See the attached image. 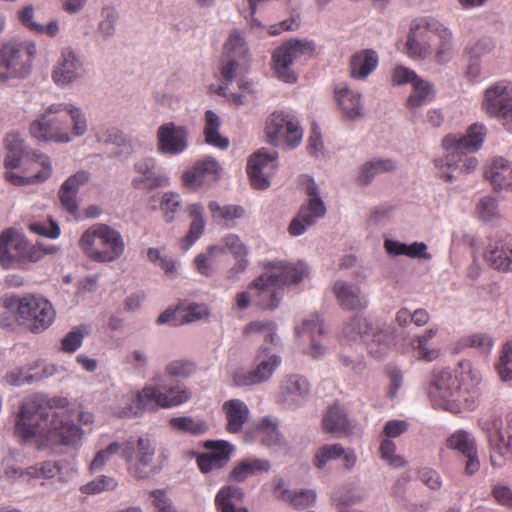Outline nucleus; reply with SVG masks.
Listing matches in <instances>:
<instances>
[{"label":"nucleus","instance_id":"nucleus-1","mask_svg":"<svg viewBox=\"0 0 512 512\" xmlns=\"http://www.w3.org/2000/svg\"><path fill=\"white\" fill-rule=\"evenodd\" d=\"M67 405L68 400L60 397L46 403L35 397L25 399L15 419L14 435L23 442L34 441L43 447L79 446L84 431L69 419L66 411L55 410Z\"/></svg>","mask_w":512,"mask_h":512},{"label":"nucleus","instance_id":"nucleus-2","mask_svg":"<svg viewBox=\"0 0 512 512\" xmlns=\"http://www.w3.org/2000/svg\"><path fill=\"white\" fill-rule=\"evenodd\" d=\"M459 373L447 369H435L428 385V396L432 404L442 409L456 405L473 409L479 397L478 386L481 375L468 361L459 363Z\"/></svg>","mask_w":512,"mask_h":512},{"label":"nucleus","instance_id":"nucleus-3","mask_svg":"<svg viewBox=\"0 0 512 512\" xmlns=\"http://www.w3.org/2000/svg\"><path fill=\"white\" fill-rule=\"evenodd\" d=\"M87 123L79 108L71 104H52L30 125L31 135L44 141L69 142L72 136L83 135Z\"/></svg>","mask_w":512,"mask_h":512},{"label":"nucleus","instance_id":"nucleus-4","mask_svg":"<svg viewBox=\"0 0 512 512\" xmlns=\"http://www.w3.org/2000/svg\"><path fill=\"white\" fill-rule=\"evenodd\" d=\"M264 268L272 270L270 275L264 274L256 278L250 289H256V304L264 310L274 309L278 306L282 290L285 285L297 284L309 273L308 267L302 263H286L283 261H270Z\"/></svg>","mask_w":512,"mask_h":512},{"label":"nucleus","instance_id":"nucleus-5","mask_svg":"<svg viewBox=\"0 0 512 512\" xmlns=\"http://www.w3.org/2000/svg\"><path fill=\"white\" fill-rule=\"evenodd\" d=\"M57 250L54 245L33 244L13 228L5 229L0 234V265L4 269H25L46 255L55 254Z\"/></svg>","mask_w":512,"mask_h":512},{"label":"nucleus","instance_id":"nucleus-6","mask_svg":"<svg viewBox=\"0 0 512 512\" xmlns=\"http://www.w3.org/2000/svg\"><path fill=\"white\" fill-rule=\"evenodd\" d=\"M5 306L12 310L16 322L32 333L45 331L56 317L52 303L36 294L12 296L5 300Z\"/></svg>","mask_w":512,"mask_h":512},{"label":"nucleus","instance_id":"nucleus-7","mask_svg":"<svg viewBox=\"0 0 512 512\" xmlns=\"http://www.w3.org/2000/svg\"><path fill=\"white\" fill-rule=\"evenodd\" d=\"M79 247L92 261L107 263L123 254L125 244L119 231L107 224L97 223L83 232Z\"/></svg>","mask_w":512,"mask_h":512},{"label":"nucleus","instance_id":"nucleus-8","mask_svg":"<svg viewBox=\"0 0 512 512\" xmlns=\"http://www.w3.org/2000/svg\"><path fill=\"white\" fill-rule=\"evenodd\" d=\"M190 392L184 386H146L132 395L131 403L119 412L120 417H136L144 411H156L158 407L170 408L190 399Z\"/></svg>","mask_w":512,"mask_h":512},{"label":"nucleus","instance_id":"nucleus-9","mask_svg":"<svg viewBox=\"0 0 512 512\" xmlns=\"http://www.w3.org/2000/svg\"><path fill=\"white\" fill-rule=\"evenodd\" d=\"M482 431L487 433L490 463L501 468L512 461V412L501 417L479 420Z\"/></svg>","mask_w":512,"mask_h":512},{"label":"nucleus","instance_id":"nucleus-10","mask_svg":"<svg viewBox=\"0 0 512 512\" xmlns=\"http://www.w3.org/2000/svg\"><path fill=\"white\" fill-rule=\"evenodd\" d=\"M224 51L227 57H229V60L222 66L221 69V76L224 85L219 87L218 94L228 98V100L233 102L235 105H243L245 103V93H252V83L239 80L238 86L242 91L241 94L228 92V84L234 78L235 70L239 64V60L246 58L248 52L245 42L237 30L230 33L229 38L224 45Z\"/></svg>","mask_w":512,"mask_h":512},{"label":"nucleus","instance_id":"nucleus-11","mask_svg":"<svg viewBox=\"0 0 512 512\" xmlns=\"http://www.w3.org/2000/svg\"><path fill=\"white\" fill-rule=\"evenodd\" d=\"M315 44L308 40L292 39L279 46L272 54L273 70L278 79L287 83L297 81L292 65L313 57Z\"/></svg>","mask_w":512,"mask_h":512},{"label":"nucleus","instance_id":"nucleus-12","mask_svg":"<svg viewBox=\"0 0 512 512\" xmlns=\"http://www.w3.org/2000/svg\"><path fill=\"white\" fill-rule=\"evenodd\" d=\"M35 55L36 46L33 42L10 41L3 44L0 48V82L26 76Z\"/></svg>","mask_w":512,"mask_h":512},{"label":"nucleus","instance_id":"nucleus-13","mask_svg":"<svg viewBox=\"0 0 512 512\" xmlns=\"http://www.w3.org/2000/svg\"><path fill=\"white\" fill-rule=\"evenodd\" d=\"M155 447L147 437H130L121 444V457L128 473L136 479H147L153 472Z\"/></svg>","mask_w":512,"mask_h":512},{"label":"nucleus","instance_id":"nucleus-14","mask_svg":"<svg viewBox=\"0 0 512 512\" xmlns=\"http://www.w3.org/2000/svg\"><path fill=\"white\" fill-rule=\"evenodd\" d=\"M52 174L50 158L45 154H33L21 160V166L4 171L3 178L8 183L20 187L45 182Z\"/></svg>","mask_w":512,"mask_h":512},{"label":"nucleus","instance_id":"nucleus-15","mask_svg":"<svg viewBox=\"0 0 512 512\" xmlns=\"http://www.w3.org/2000/svg\"><path fill=\"white\" fill-rule=\"evenodd\" d=\"M482 108L512 133V83L498 81L490 85L485 90Z\"/></svg>","mask_w":512,"mask_h":512},{"label":"nucleus","instance_id":"nucleus-16","mask_svg":"<svg viewBox=\"0 0 512 512\" xmlns=\"http://www.w3.org/2000/svg\"><path fill=\"white\" fill-rule=\"evenodd\" d=\"M265 131L271 144H286L290 148L298 146L303 136L296 117L285 111L273 112L266 121Z\"/></svg>","mask_w":512,"mask_h":512},{"label":"nucleus","instance_id":"nucleus-17","mask_svg":"<svg viewBox=\"0 0 512 512\" xmlns=\"http://www.w3.org/2000/svg\"><path fill=\"white\" fill-rule=\"evenodd\" d=\"M440 22L432 18H417L411 22L406 41V53L411 58H426L432 53Z\"/></svg>","mask_w":512,"mask_h":512},{"label":"nucleus","instance_id":"nucleus-18","mask_svg":"<svg viewBox=\"0 0 512 512\" xmlns=\"http://www.w3.org/2000/svg\"><path fill=\"white\" fill-rule=\"evenodd\" d=\"M306 193L309 200L302 205L298 215L291 221L288 231L292 236H299L313 225L319 218L324 217L326 208L319 197L318 186L310 177H305Z\"/></svg>","mask_w":512,"mask_h":512},{"label":"nucleus","instance_id":"nucleus-19","mask_svg":"<svg viewBox=\"0 0 512 512\" xmlns=\"http://www.w3.org/2000/svg\"><path fill=\"white\" fill-rule=\"evenodd\" d=\"M256 367L252 370L238 369L233 374L237 386H251L263 383L271 378L281 364V358L267 348H260L255 356Z\"/></svg>","mask_w":512,"mask_h":512},{"label":"nucleus","instance_id":"nucleus-20","mask_svg":"<svg viewBox=\"0 0 512 512\" xmlns=\"http://www.w3.org/2000/svg\"><path fill=\"white\" fill-rule=\"evenodd\" d=\"M344 332L353 340H356L357 337L362 339L366 343L369 353L376 358L381 357L388 349V334L383 331H375L366 319L353 318L344 328Z\"/></svg>","mask_w":512,"mask_h":512},{"label":"nucleus","instance_id":"nucleus-21","mask_svg":"<svg viewBox=\"0 0 512 512\" xmlns=\"http://www.w3.org/2000/svg\"><path fill=\"white\" fill-rule=\"evenodd\" d=\"M277 168V154L268 153L264 148L250 156L247 163V174L251 185L256 189H266L270 185L269 178Z\"/></svg>","mask_w":512,"mask_h":512},{"label":"nucleus","instance_id":"nucleus-22","mask_svg":"<svg viewBox=\"0 0 512 512\" xmlns=\"http://www.w3.org/2000/svg\"><path fill=\"white\" fill-rule=\"evenodd\" d=\"M486 128L483 124H472L464 136L456 138L453 135H447L443 141V147L448 151V158L459 157L462 160L463 151H476L478 150L485 138Z\"/></svg>","mask_w":512,"mask_h":512},{"label":"nucleus","instance_id":"nucleus-23","mask_svg":"<svg viewBox=\"0 0 512 512\" xmlns=\"http://www.w3.org/2000/svg\"><path fill=\"white\" fill-rule=\"evenodd\" d=\"M221 167L211 158L204 157L195 163L182 175L183 184L192 189H198L207 184L216 182L220 178Z\"/></svg>","mask_w":512,"mask_h":512},{"label":"nucleus","instance_id":"nucleus-24","mask_svg":"<svg viewBox=\"0 0 512 512\" xmlns=\"http://www.w3.org/2000/svg\"><path fill=\"white\" fill-rule=\"evenodd\" d=\"M158 150L163 154L177 155L187 148L186 129L169 122L157 131Z\"/></svg>","mask_w":512,"mask_h":512},{"label":"nucleus","instance_id":"nucleus-25","mask_svg":"<svg viewBox=\"0 0 512 512\" xmlns=\"http://www.w3.org/2000/svg\"><path fill=\"white\" fill-rule=\"evenodd\" d=\"M206 449L212 450L209 453L200 454L197 459V465L202 473H209L213 470L223 468L230 459L232 447L226 441H206Z\"/></svg>","mask_w":512,"mask_h":512},{"label":"nucleus","instance_id":"nucleus-26","mask_svg":"<svg viewBox=\"0 0 512 512\" xmlns=\"http://www.w3.org/2000/svg\"><path fill=\"white\" fill-rule=\"evenodd\" d=\"M156 162L152 158L139 160L134 168L138 174L132 180V186L138 190L151 191L169 184V178L155 172Z\"/></svg>","mask_w":512,"mask_h":512},{"label":"nucleus","instance_id":"nucleus-27","mask_svg":"<svg viewBox=\"0 0 512 512\" xmlns=\"http://www.w3.org/2000/svg\"><path fill=\"white\" fill-rule=\"evenodd\" d=\"M82 63L69 48L62 51L52 71V79L58 85H67L81 76Z\"/></svg>","mask_w":512,"mask_h":512},{"label":"nucleus","instance_id":"nucleus-28","mask_svg":"<svg viewBox=\"0 0 512 512\" xmlns=\"http://www.w3.org/2000/svg\"><path fill=\"white\" fill-rule=\"evenodd\" d=\"M89 180V174L85 171H79L70 176L60 187L58 197L63 209L69 214L76 216L78 212L77 193L79 188Z\"/></svg>","mask_w":512,"mask_h":512},{"label":"nucleus","instance_id":"nucleus-29","mask_svg":"<svg viewBox=\"0 0 512 512\" xmlns=\"http://www.w3.org/2000/svg\"><path fill=\"white\" fill-rule=\"evenodd\" d=\"M507 238L490 242L484 253L490 266L502 272L512 271V243Z\"/></svg>","mask_w":512,"mask_h":512},{"label":"nucleus","instance_id":"nucleus-30","mask_svg":"<svg viewBox=\"0 0 512 512\" xmlns=\"http://www.w3.org/2000/svg\"><path fill=\"white\" fill-rule=\"evenodd\" d=\"M333 292L340 306L346 310H361L367 307L368 301L360 287L346 281H336Z\"/></svg>","mask_w":512,"mask_h":512},{"label":"nucleus","instance_id":"nucleus-31","mask_svg":"<svg viewBox=\"0 0 512 512\" xmlns=\"http://www.w3.org/2000/svg\"><path fill=\"white\" fill-rule=\"evenodd\" d=\"M207 315L208 312L205 306L199 304H191L186 309H166L157 318V324L161 325L170 323L173 326H179L198 321Z\"/></svg>","mask_w":512,"mask_h":512},{"label":"nucleus","instance_id":"nucleus-32","mask_svg":"<svg viewBox=\"0 0 512 512\" xmlns=\"http://www.w3.org/2000/svg\"><path fill=\"white\" fill-rule=\"evenodd\" d=\"M335 99L346 118L353 120L363 116L364 107L361 103V95L350 90L345 84H340L335 88Z\"/></svg>","mask_w":512,"mask_h":512},{"label":"nucleus","instance_id":"nucleus-33","mask_svg":"<svg viewBox=\"0 0 512 512\" xmlns=\"http://www.w3.org/2000/svg\"><path fill=\"white\" fill-rule=\"evenodd\" d=\"M467 151H463L462 160H459V157H449L448 153L445 158H440L435 160V166L439 169V177L444 181H452L453 175L451 172L455 170H459L460 172L469 173L476 169L477 167V159L475 157H469L466 154Z\"/></svg>","mask_w":512,"mask_h":512},{"label":"nucleus","instance_id":"nucleus-34","mask_svg":"<svg viewBox=\"0 0 512 512\" xmlns=\"http://www.w3.org/2000/svg\"><path fill=\"white\" fill-rule=\"evenodd\" d=\"M378 62V55L372 49L354 53L349 62L351 77L359 80L366 79L376 69Z\"/></svg>","mask_w":512,"mask_h":512},{"label":"nucleus","instance_id":"nucleus-35","mask_svg":"<svg viewBox=\"0 0 512 512\" xmlns=\"http://www.w3.org/2000/svg\"><path fill=\"white\" fill-rule=\"evenodd\" d=\"M274 494L277 498L289 502L293 507L302 509L312 505L316 500V493L313 490H301L292 492L284 488V481L281 478H275Z\"/></svg>","mask_w":512,"mask_h":512},{"label":"nucleus","instance_id":"nucleus-36","mask_svg":"<svg viewBox=\"0 0 512 512\" xmlns=\"http://www.w3.org/2000/svg\"><path fill=\"white\" fill-rule=\"evenodd\" d=\"M222 409L227 420V431L230 433L240 432L249 416L247 405L239 399H231L223 404Z\"/></svg>","mask_w":512,"mask_h":512},{"label":"nucleus","instance_id":"nucleus-37","mask_svg":"<svg viewBox=\"0 0 512 512\" xmlns=\"http://www.w3.org/2000/svg\"><path fill=\"white\" fill-rule=\"evenodd\" d=\"M486 177L496 189H512V165L503 157H496L486 172Z\"/></svg>","mask_w":512,"mask_h":512},{"label":"nucleus","instance_id":"nucleus-38","mask_svg":"<svg viewBox=\"0 0 512 512\" xmlns=\"http://www.w3.org/2000/svg\"><path fill=\"white\" fill-rule=\"evenodd\" d=\"M244 493L241 488L235 486L222 487L215 497V505L219 512H249L245 507H236L242 502Z\"/></svg>","mask_w":512,"mask_h":512},{"label":"nucleus","instance_id":"nucleus-39","mask_svg":"<svg viewBox=\"0 0 512 512\" xmlns=\"http://www.w3.org/2000/svg\"><path fill=\"white\" fill-rule=\"evenodd\" d=\"M271 468L266 459L246 458L239 461L230 473V478L236 482H243L249 476L268 472Z\"/></svg>","mask_w":512,"mask_h":512},{"label":"nucleus","instance_id":"nucleus-40","mask_svg":"<svg viewBox=\"0 0 512 512\" xmlns=\"http://www.w3.org/2000/svg\"><path fill=\"white\" fill-rule=\"evenodd\" d=\"M4 148L6 150L3 162L5 171L19 168L21 160L24 158V140L20 134L8 133L4 138Z\"/></svg>","mask_w":512,"mask_h":512},{"label":"nucleus","instance_id":"nucleus-41","mask_svg":"<svg viewBox=\"0 0 512 512\" xmlns=\"http://www.w3.org/2000/svg\"><path fill=\"white\" fill-rule=\"evenodd\" d=\"M221 121L219 116L212 110L205 112L204 137L207 144L218 149H226L229 146L228 138L219 133Z\"/></svg>","mask_w":512,"mask_h":512},{"label":"nucleus","instance_id":"nucleus-42","mask_svg":"<svg viewBox=\"0 0 512 512\" xmlns=\"http://www.w3.org/2000/svg\"><path fill=\"white\" fill-rule=\"evenodd\" d=\"M323 430L332 433H346L350 430V422L346 413L338 405L331 406L323 417Z\"/></svg>","mask_w":512,"mask_h":512},{"label":"nucleus","instance_id":"nucleus-43","mask_svg":"<svg viewBox=\"0 0 512 512\" xmlns=\"http://www.w3.org/2000/svg\"><path fill=\"white\" fill-rule=\"evenodd\" d=\"M432 51L435 52V59L438 63L448 62L453 54L452 32L442 23L438 28V35L433 43Z\"/></svg>","mask_w":512,"mask_h":512},{"label":"nucleus","instance_id":"nucleus-44","mask_svg":"<svg viewBox=\"0 0 512 512\" xmlns=\"http://www.w3.org/2000/svg\"><path fill=\"white\" fill-rule=\"evenodd\" d=\"M298 335L302 333L309 334L311 338V355L318 357L323 354V347L316 341V336L323 334V321L318 314L311 315L310 318L305 319L302 323V328L296 329Z\"/></svg>","mask_w":512,"mask_h":512},{"label":"nucleus","instance_id":"nucleus-45","mask_svg":"<svg viewBox=\"0 0 512 512\" xmlns=\"http://www.w3.org/2000/svg\"><path fill=\"white\" fill-rule=\"evenodd\" d=\"M189 216L192 218L189 232L182 240L184 250H188L194 242L202 235L205 223L202 216L203 208L200 204H191L187 208Z\"/></svg>","mask_w":512,"mask_h":512},{"label":"nucleus","instance_id":"nucleus-46","mask_svg":"<svg viewBox=\"0 0 512 512\" xmlns=\"http://www.w3.org/2000/svg\"><path fill=\"white\" fill-rule=\"evenodd\" d=\"M446 445L449 449L456 450L463 456L471 455L476 453V441L465 430L455 431L446 441Z\"/></svg>","mask_w":512,"mask_h":512},{"label":"nucleus","instance_id":"nucleus-47","mask_svg":"<svg viewBox=\"0 0 512 512\" xmlns=\"http://www.w3.org/2000/svg\"><path fill=\"white\" fill-rule=\"evenodd\" d=\"M169 425L173 430L192 435H201L208 430V425L204 420L194 419L189 416L171 418Z\"/></svg>","mask_w":512,"mask_h":512},{"label":"nucleus","instance_id":"nucleus-48","mask_svg":"<svg viewBox=\"0 0 512 512\" xmlns=\"http://www.w3.org/2000/svg\"><path fill=\"white\" fill-rule=\"evenodd\" d=\"M224 246H211L208 248V254L216 256L229 251L235 258L247 256V248L242 240L235 234H229L223 238Z\"/></svg>","mask_w":512,"mask_h":512},{"label":"nucleus","instance_id":"nucleus-49","mask_svg":"<svg viewBox=\"0 0 512 512\" xmlns=\"http://www.w3.org/2000/svg\"><path fill=\"white\" fill-rule=\"evenodd\" d=\"M395 169V163L390 159H381L365 163L360 170L358 182L366 185L370 183L373 177L383 172H389Z\"/></svg>","mask_w":512,"mask_h":512},{"label":"nucleus","instance_id":"nucleus-50","mask_svg":"<svg viewBox=\"0 0 512 512\" xmlns=\"http://www.w3.org/2000/svg\"><path fill=\"white\" fill-rule=\"evenodd\" d=\"M209 210L214 219L225 221H232L244 216L245 210L239 205H226L221 206L218 202L212 201L209 203Z\"/></svg>","mask_w":512,"mask_h":512},{"label":"nucleus","instance_id":"nucleus-51","mask_svg":"<svg viewBox=\"0 0 512 512\" xmlns=\"http://www.w3.org/2000/svg\"><path fill=\"white\" fill-rule=\"evenodd\" d=\"M413 93L407 99V107L418 108L430 99L432 86L422 79H418L413 85Z\"/></svg>","mask_w":512,"mask_h":512},{"label":"nucleus","instance_id":"nucleus-52","mask_svg":"<svg viewBox=\"0 0 512 512\" xmlns=\"http://www.w3.org/2000/svg\"><path fill=\"white\" fill-rule=\"evenodd\" d=\"M284 396H304L309 392V383L299 375L288 376L281 385Z\"/></svg>","mask_w":512,"mask_h":512},{"label":"nucleus","instance_id":"nucleus-53","mask_svg":"<svg viewBox=\"0 0 512 512\" xmlns=\"http://www.w3.org/2000/svg\"><path fill=\"white\" fill-rule=\"evenodd\" d=\"M243 333L245 335L260 333L263 335L265 342L274 343L276 324L272 321H253L245 326Z\"/></svg>","mask_w":512,"mask_h":512},{"label":"nucleus","instance_id":"nucleus-54","mask_svg":"<svg viewBox=\"0 0 512 512\" xmlns=\"http://www.w3.org/2000/svg\"><path fill=\"white\" fill-rule=\"evenodd\" d=\"M343 453L344 448L340 444L324 445L315 453L314 465L322 469L328 461L340 458Z\"/></svg>","mask_w":512,"mask_h":512},{"label":"nucleus","instance_id":"nucleus-55","mask_svg":"<svg viewBox=\"0 0 512 512\" xmlns=\"http://www.w3.org/2000/svg\"><path fill=\"white\" fill-rule=\"evenodd\" d=\"M60 467L56 462L44 461L25 470V475L30 478L50 479L57 475Z\"/></svg>","mask_w":512,"mask_h":512},{"label":"nucleus","instance_id":"nucleus-56","mask_svg":"<svg viewBox=\"0 0 512 512\" xmlns=\"http://www.w3.org/2000/svg\"><path fill=\"white\" fill-rule=\"evenodd\" d=\"M117 486V481L113 477L102 475L91 482L81 486L80 491L83 494L93 495L104 491L114 490Z\"/></svg>","mask_w":512,"mask_h":512},{"label":"nucleus","instance_id":"nucleus-57","mask_svg":"<svg viewBox=\"0 0 512 512\" xmlns=\"http://www.w3.org/2000/svg\"><path fill=\"white\" fill-rule=\"evenodd\" d=\"M379 451L381 458L390 466L398 468L403 467L406 464L404 458L395 453L396 445L391 439L383 438L380 442Z\"/></svg>","mask_w":512,"mask_h":512},{"label":"nucleus","instance_id":"nucleus-58","mask_svg":"<svg viewBox=\"0 0 512 512\" xmlns=\"http://www.w3.org/2000/svg\"><path fill=\"white\" fill-rule=\"evenodd\" d=\"M437 334L436 329H429L423 335L417 338V346L419 358L425 361H433L439 356V350L437 349H428L427 343L430 339H432Z\"/></svg>","mask_w":512,"mask_h":512},{"label":"nucleus","instance_id":"nucleus-59","mask_svg":"<svg viewBox=\"0 0 512 512\" xmlns=\"http://www.w3.org/2000/svg\"><path fill=\"white\" fill-rule=\"evenodd\" d=\"M461 342L463 346L477 348L483 353H490L494 345L493 339L489 335L483 333H476L464 337Z\"/></svg>","mask_w":512,"mask_h":512},{"label":"nucleus","instance_id":"nucleus-60","mask_svg":"<svg viewBox=\"0 0 512 512\" xmlns=\"http://www.w3.org/2000/svg\"><path fill=\"white\" fill-rule=\"evenodd\" d=\"M28 229L38 235L51 239H56L60 235V228L56 221L49 218L43 222H33L28 225Z\"/></svg>","mask_w":512,"mask_h":512},{"label":"nucleus","instance_id":"nucleus-61","mask_svg":"<svg viewBox=\"0 0 512 512\" xmlns=\"http://www.w3.org/2000/svg\"><path fill=\"white\" fill-rule=\"evenodd\" d=\"M181 208V199L179 194L166 192L162 196L161 210L164 213L167 222L174 219L175 213Z\"/></svg>","mask_w":512,"mask_h":512},{"label":"nucleus","instance_id":"nucleus-62","mask_svg":"<svg viewBox=\"0 0 512 512\" xmlns=\"http://www.w3.org/2000/svg\"><path fill=\"white\" fill-rule=\"evenodd\" d=\"M121 452V444L113 442L105 449L98 451L90 464V471L95 472L104 467L107 461L116 453Z\"/></svg>","mask_w":512,"mask_h":512},{"label":"nucleus","instance_id":"nucleus-63","mask_svg":"<svg viewBox=\"0 0 512 512\" xmlns=\"http://www.w3.org/2000/svg\"><path fill=\"white\" fill-rule=\"evenodd\" d=\"M259 432L263 433L262 441L268 446L276 445L279 443V433L277 426L270 419H262L258 426Z\"/></svg>","mask_w":512,"mask_h":512},{"label":"nucleus","instance_id":"nucleus-64","mask_svg":"<svg viewBox=\"0 0 512 512\" xmlns=\"http://www.w3.org/2000/svg\"><path fill=\"white\" fill-rule=\"evenodd\" d=\"M150 496L156 512H178L164 490H153Z\"/></svg>","mask_w":512,"mask_h":512}]
</instances>
